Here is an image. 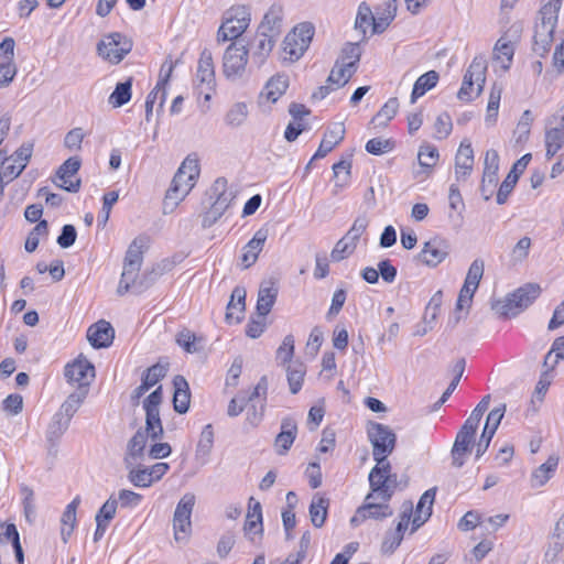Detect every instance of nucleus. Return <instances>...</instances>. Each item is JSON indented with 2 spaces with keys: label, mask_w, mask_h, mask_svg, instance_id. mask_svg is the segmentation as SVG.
I'll list each match as a JSON object with an SVG mask.
<instances>
[{
  "label": "nucleus",
  "mask_w": 564,
  "mask_h": 564,
  "mask_svg": "<svg viewBox=\"0 0 564 564\" xmlns=\"http://www.w3.org/2000/svg\"><path fill=\"white\" fill-rule=\"evenodd\" d=\"M199 176L198 160L188 155L175 173L163 203V213L170 214L189 194Z\"/></svg>",
  "instance_id": "1"
},
{
  "label": "nucleus",
  "mask_w": 564,
  "mask_h": 564,
  "mask_svg": "<svg viewBox=\"0 0 564 564\" xmlns=\"http://www.w3.org/2000/svg\"><path fill=\"white\" fill-rule=\"evenodd\" d=\"M562 0H550L539 11V18L534 26L533 52L543 57L553 44L554 30L557 23Z\"/></svg>",
  "instance_id": "2"
},
{
  "label": "nucleus",
  "mask_w": 564,
  "mask_h": 564,
  "mask_svg": "<svg viewBox=\"0 0 564 564\" xmlns=\"http://www.w3.org/2000/svg\"><path fill=\"white\" fill-rule=\"evenodd\" d=\"M143 252L144 239L138 237L130 243L126 252L123 270L121 273L123 280H131L139 292L148 289L154 282V279L158 275L154 271H151L150 273H145L140 281H137L138 273L143 262Z\"/></svg>",
  "instance_id": "3"
},
{
  "label": "nucleus",
  "mask_w": 564,
  "mask_h": 564,
  "mask_svg": "<svg viewBox=\"0 0 564 564\" xmlns=\"http://www.w3.org/2000/svg\"><path fill=\"white\" fill-rule=\"evenodd\" d=\"M251 21L250 9L246 6H234L225 13L224 21L217 32V42L239 41Z\"/></svg>",
  "instance_id": "4"
},
{
  "label": "nucleus",
  "mask_w": 564,
  "mask_h": 564,
  "mask_svg": "<svg viewBox=\"0 0 564 564\" xmlns=\"http://www.w3.org/2000/svg\"><path fill=\"white\" fill-rule=\"evenodd\" d=\"M209 193L212 198L215 197V200L202 217V226L204 228L212 227L224 215L235 197L232 191L228 189V182L224 177H219L214 182Z\"/></svg>",
  "instance_id": "5"
},
{
  "label": "nucleus",
  "mask_w": 564,
  "mask_h": 564,
  "mask_svg": "<svg viewBox=\"0 0 564 564\" xmlns=\"http://www.w3.org/2000/svg\"><path fill=\"white\" fill-rule=\"evenodd\" d=\"M314 36V26L310 22L296 25L283 41L284 59L295 62L300 59L308 48Z\"/></svg>",
  "instance_id": "6"
},
{
  "label": "nucleus",
  "mask_w": 564,
  "mask_h": 564,
  "mask_svg": "<svg viewBox=\"0 0 564 564\" xmlns=\"http://www.w3.org/2000/svg\"><path fill=\"white\" fill-rule=\"evenodd\" d=\"M249 51L241 41L232 42L223 56V73L226 78L236 80L241 78L246 72Z\"/></svg>",
  "instance_id": "7"
},
{
  "label": "nucleus",
  "mask_w": 564,
  "mask_h": 564,
  "mask_svg": "<svg viewBox=\"0 0 564 564\" xmlns=\"http://www.w3.org/2000/svg\"><path fill=\"white\" fill-rule=\"evenodd\" d=\"M195 495L185 494L178 501L173 516L174 539L176 542L186 543L192 532L191 516L195 506Z\"/></svg>",
  "instance_id": "8"
},
{
  "label": "nucleus",
  "mask_w": 564,
  "mask_h": 564,
  "mask_svg": "<svg viewBox=\"0 0 564 564\" xmlns=\"http://www.w3.org/2000/svg\"><path fill=\"white\" fill-rule=\"evenodd\" d=\"M487 59L484 56H476L466 70L464 80L457 97L460 100H471V90L477 85V96L482 91L486 83Z\"/></svg>",
  "instance_id": "9"
},
{
  "label": "nucleus",
  "mask_w": 564,
  "mask_h": 564,
  "mask_svg": "<svg viewBox=\"0 0 564 564\" xmlns=\"http://www.w3.org/2000/svg\"><path fill=\"white\" fill-rule=\"evenodd\" d=\"M544 143L547 160L552 159L564 147V106L547 119Z\"/></svg>",
  "instance_id": "10"
},
{
  "label": "nucleus",
  "mask_w": 564,
  "mask_h": 564,
  "mask_svg": "<svg viewBox=\"0 0 564 564\" xmlns=\"http://www.w3.org/2000/svg\"><path fill=\"white\" fill-rule=\"evenodd\" d=\"M367 433L372 445L373 457L389 456L393 452L397 436L388 425L371 422L368 425Z\"/></svg>",
  "instance_id": "11"
},
{
  "label": "nucleus",
  "mask_w": 564,
  "mask_h": 564,
  "mask_svg": "<svg viewBox=\"0 0 564 564\" xmlns=\"http://www.w3.org/2000/svg\"><path fill=\"white\" fill-rule=\"evenodd\" d=\"M162 398V387L160 386L143 401V409L145 411V432L152 440H160L163 436V426L159 410Z\"/></svg>",
  "instance_id": "12"
},
{
  "label": "nucleus",
  "mask_w": 564,
  "mask_h": 564,
  "mask_svg": "<svg viewBox=\"0 0 564 564\" xmlns=\"http://www.w3.org/2000/svg\"><path fill=\"white\" fill-rule=\"evenodd\" d=\"M132 44L120 33H111L97 45V51L105 59L118 64L131 51Z\"/></svg>",
  "instance_id": "13"
},
{
  "label": "nucleus",
  "mask_w": 564,
  "mask_h": 564,
  "mask_svg": "<svg viewBox=\"0 0 564 564\" xmlns=\"http://www.w3.org/2000/svg\"><path fill=\"white\" fill-rule=\"evenodd\" d=\"M449 254V243L438 236L431 238L423 245L416 259L427 267L435 268Z\"/></svg>",
  "instance_id": "14"
},
{
  "label": "nucleus",
  "mask_w": 564,
  "mask_h": 564,
  "mask_svg": "<svg viewBox=\"0 0 564 564\" xmlns=\"http://www.w3.org/2000/svg\"><path fill=\"white\" fill-rule=\"evenodd\" d=\"M82 161L78 156L68 158L56 171L53 183L69 193H77L80 188V180H70L80 169Z\"/></svg>",
  "instance_id": "15"
},
{
  "label": "nucleus",
  "mask_w": 564,
  "mask_h": 564,
  "mask_svg": "<svg viewBox=\"0 0 564 564\" xmlns=\"http://www.w3.org/2000/svg\"><path fill=\"white\" fill-rule=\"evenodd\" d=\"M64 375L69 384H77L76 388L86 384V388L89 390L90 383L95 378V368L87 359L78 358L65 367Z\"/></svg>",
  "instance_id": "16"
},
{
  "label": "nucleus",
  "mask_w": 564,
  "mask_h": 564,
  "mask_svg": "<svg viewBox=\"0 0 564 564\" xmlns=\"http://www.w3.org/2000/svg\"><path fill=\"white\" fill-rule=\"evenodd\" d=\"M499 155L496 150H488L485 155V167L480 192L486 200L490 199L498 183Z\"/></svg>",
  "instance_id": "17"
},
{
  "label": "nucleus",
  "mask_w": 564,
  "mask_h": 564,
  "mask_svg": "<svg viewBox=\"0 0 564 564\" xmlns=\"http://www.w3.org/2000/svg\"><path fill=\"white\" fill-rule=\"evenodd\" d=\"M398 484L397 476L382 475L380 468H372L369 473L370 494L377 495L380 500L389 501Z\"/></svg>",
  "instance_id": "18"
},
{
  "label": "nucleus",
  "mask_w": 564,
  "mask_h": 564,
  "mask_svg": "<svg viewBox=\"0 0 564 564\" xmlns=\"http://www.w3.org/2000/svg\"><path fill=\"white\" fill-rule=\"evenodd\" d=\"M166 367L160 364L153 365L152 367L148 368L142 376L141 384L137 387L131 393V401L133 405H138L140 398L154 384H156L161 379H163L166 376Z\"/></svg>",
  "instance_id": "19"
},
{
  "label": "nucleus",
  "mask_w": 564,
  "mask_h": 564,
  "mask_svg": "<svg viewBox=\"0 0 564 564\" xmlns=\"http://www.w3.org/2000/svg\"><path fill=\"white\" fill-rule=\"evenodd\" d=\"M245 535L251 541L256 542V536L261 538L263 533L262 527V508L260 502L254 501L251 497L249 499V510L243 525Z\"/></svg>",
  "instance_id": "20"
},
{
  "label": "nucleus",
  "mask_w": 564,
  "mask_h": 564,
  "mask_svg": "<svg viewBox=\"0 0 564 564\" xmlns=\"http://www.w3.org/2000/svg\"><path fill=\"white\" fill-rule=\"evenodd\" d=\"M115 329L110 323L100 319L87 330V339L94 348H106L112 344Z\"/></svg>",
  "instance_id": "21"
},
{
  "label": "nucleus",
  "mask_w": 564,
  "mask_h": 564,
  "mask_svg": "<svg viewBox=\"0 0 564 564\" xmlns=\"http://www.w3.org/2000/svg\"><path fill=\"white\" fill-rule=\"evenodd\" d=\"M283 15L284 12L282 4L273 3L264 14L258 28V32L265 33L269 36L276 39L282 31Z\"/></svg>",
  "instance_id": "22"
},
{
  "label": "nucleus",
  "mask_w": 564,
  "mask_h": 564,
  "mask_svg": "<svg viewBox=\"0 0 564 564\" xmlns=\"http://www.w3.org/2000/svg\"><path fill=\"white\" fill-rule=\"evenodd\" d=\"M70 423V419L65 415L56 412L51 423L46 430V441L48 443V454L56 455L57 453V443L63 436V434L67 431Z\"/></svg>",
  "instance_id": "23"
},
{
  "label": "nucleus",
  "mask_w": 564,
  "mask_h": 564,
  "mask_svg": "<svg viewBox=\"0 0 564 564\" xmlns=\"http://www.w3.org/2000/svg\"><path fill=\"white\" fill-rule=\"evenodd\" d=\"M345 127L343 122L334 123L327 129L322 139L319 147L312 160L325 158L338 143L344 140Z\"/></svg>",
  "instance_id": "24"
},
{
  "label": "nucleus",
  "mask_w": 564,
  "mask_h": 564,
  "mask_svg": "<svg viewBox=\"0 0 564 564\" xmlns=\"http://www.w3.org/2000/svg\"><path fill=\"white\" fill-rule=\"evenodd\" d=\"M475 435L476 434L460 427L452 448L453 466L460 468L464 465L463 457L471 452Z\"/></svg>",
  "instance_id": "25"
},
{
  "label": "nucleus",
  "mask_w": 564,
  "mask_h": 564,
  "mask_svg": "<svg viewBox=\"0 0 564 564\" xmlns=\"http://www.w3.org/2000/svg\"><path fill=\"white\" fill-rule=\"evenodd\" d=\"M297 434V424L292 417H284L281 432L276 435L274 446L279 455H284L292 446Z\"/></svg>",
  "instance_id": "26"
},
{
  "label": "nucleus",
  "mask_w": 564,
  "mask_h": 564,
  "mask_svg": "<svg viewBox=\"0 0 564 564\" xmlns=\"http://www.w3.org/2000/svg\"><path fill=\"white\" fill-rule=\"evenodd\" d=\"M474 166V150L467 140L462 141L455 158V172L457 180L466 178Z\"/></svg>",
  "instance_id": "27"
},
{
  "label": "nucleus",
  "mask_w": 564,
  "mask_h": 564,
  "mask_svg": "<svg viewBox=\"0 0 564 564\" xmlns=\"http://www.w3.org/2000/svg\"><path fill=\"white\" fill-rule=\"evenodd\" d=\"M436 488L426 490L420 498L414 518L412 520V532L423 525L432 516V507L435 500Z\"/></svg>",
  "instance_id": "28"
},
{
  "label": "nucleus",
  "mask_w": 564,
  "mask_h": 564,
  "mask_svg": "<svg viewBox=\"0 0 564 564\" xmlns=\"http://www.w3.org/2000/svg\"><path fill=\"white\" fill-rule=\"evenodd\" d=\"M196 78L200 84L207 85L209 90L214 89L215 67L213 54L208 48H204L200 53L197 65Z\"/></svg>",
  "instance_id": "29"
},
{
  "label": "nucleus",
  "mask_w": 564,
  "mask_h": 564,
  "mask_svg": "<svg viewBox=\"0 0 564 564\" xmlns=\"http://www.w3.org/2000/svg\"><path fill=\"white\" fill-rule=\"evenodd\" d=\"M173 408L177 413L184 414L188 411L191 403L188 383L183 376H175L173 379Z\"/></svg>",
  "instance_id": "30"
},
{
  "label": "nucleus",
  "mask_w": 564,
  "mask_h": 564,
  "mask_svg": "<svg viewBox=\"0 0 564 564\" xmlns=\"http://www.w3.org/2000/svg\"><path fill=\"white\" fill-rule=\"evenodd\" d=\"M278 297V289L274 286L273 282H263L260 285L259 292H258V300H257V315L267 316Z\"/></svg>",
  "instance_id": "31"
},
{
  "label": "nucleus",
  "mask_w": 564,
  "mask_h": 564,
  "mask_svg": "<svg viewBox=\"0 0 564 564\" xmlns=\"http://www.w3.org/2000/svg\"><path fill=\"white\" fill-rule=\"evenodd\" d=\"M268 238V230L259 229L253 238L245 246L241 261L245 268L251 267L258 259L260 251Z\"/></svg>",
  "instance_id": "32"
},
{
  "label": "nucleus",
  "mask_w": 564,
  "mask_h": 564,
  "mask_svg": "<svg viewBox=\"0 0 564 564\" xmlns=\"http://www.w3.org/2000/svg\"><path fill=\"white\" fill-rule=\"evenodd\" d=\"M362 507L367 508V519L381 520L393 514V510L388 505V501L380 500L375 494L366 496Z\"/></svg>",
  "instance_id": "33"
},
{
  "label": "nucleus",
  "mask_w": 564,
  "mask_h": 564,
  "mask_svg": "<svg viewBox=\"0 0 564 564\" xmlns=\"http://www.w3.org/2000/svg\"><path fill=\"white\" fill-rule=\"evenodd\" d=\"M275 40L276 39L269 36L265 33L257 32L256 45L251 55L252 63L256 64L257 67H260L264 64L274 46Z\"/></svg>",
  "instance_id": "34"
},
{
  "label": "nucleus",
  "mask_w": 564,
  "mask_h": 564,
  "mask_svg": "<svg viewBox=\"0 0 564 564\" xmlns=\"http://www.w3.org/2000/svg\"><path fill=\"white\" fill-rule=\"evenodd\" d=\"M541 288L535 283H528L513 292L510 297L519 312L527 308L539 296Z\"/></svg>",
  "instance_id": "35"
},
{
  "label": "nucleus",
  "mask_w": 564,
  "mask_h": 564,
  "mask_svg": "<svg viewBox=\"0 0 564 564\" xmlns=\"http://www.w3.org/2000/svg\"><path fill=\"white\" fill-rule=\"evenodd\" d=\"M88 389L86 388V384H82L80 388H76L73 392L68 394L66 400L62 403L59 410L61 414L65 415L66 417H72L74 414L78 411L80 405L84 403L85 399L88 395Z\"/></svg>",
  "instance_id": "36"
},
{
  "label": "nucleus",
  "mask_w": 564,
  "mask_h": 564,
  "mask_svg": "<svg viewBox=\"0 0 564 564\" xmlns=\"http://www.w3.org/2000/svg\"><path fill=\"white\" fill-rule=\"evenodd\" d=\"M80 503V497L76 496L65 508L62 514V540L66 543L68 538L72 535L76 524V510Z\"/></svg>",
  "instance_id": "37"
},
{
  "label": "nucleus",
  "mask_w": 564,
  "mask_h": 564,
  "mask_svg": "<svg viewBox=\"0 0 564 564\" xmlns=\"http://www.w3.org/2000/svg\"><path fill=\"white\" fill-rule=\"evenodd\" d=\"M329 507V500L316 494L310 505V518L311 522L315 528H322L327 518V510Z\"/></svg>",
  "instance_id": "38"
},
{
  "label": "nucleus",
  "mask_w": 564,
  "mask_h": 564,
  "mask_svg": "<svg viewBox=\"0 0 564 564\" xmlns=\"http://www.w3.org/2000/svg\"><path fill=\"white\" fill-rule=\"evenodd\" d=\"M356 70L357 67L354 66L352 63H343L337 59L330 70L327 83L335 84L338 88L343 87L349 82Z\"/></svg>",
  "instance_id": "39"
},
{
  "label": "nucleus",
  "mask_w": 564,
  "mask_h": 564,
  "mask_svg": "<svg viewBox=\"0 0 564 564\" xmlns=\"http://www.w3.org/2000/svg\"><path fill=\"white\" fill-rule=\"evenodd\" d=\"M289 77L284 74H278L267 83L262 95L272 102H275L288 89Z\"/></svg>",
  "instance_id": "40"
},
{
  "label": "nucleus",
  "mask_w": 564,
  "mask_h": 564,
  "mask_svg": "<svg viewBox=\"0 0 564 564\" xmlns=\"http://www.w3.org/2000/svg\"><path fill=\"white\" fill-rule=\"evenodd\" d=\"M214 446V430L212 424H207L202 433L199 441L196 446L195 457L200 460L202 464L208 462V457Z\"/></svg>",
  "instance_id": "41"
},
{
  "label": "nucleus",
  "mask_w": 564,
  "mask_h": 564,
  "mask_svg": "<svg viewBox=\"0 0 564 564\" xmlns=\"http://www.w3.org/2000/svg\"><path fill=\"white\" fill-rule=\"evenodd\" d=\"M438 78V73L435 70H430L421 75L414 83L411 94V102L414 104L419 97L423 96L427 90L435 87Z\"/></svg>",
  "instance_id": "42"
},
{
  "label": "nucleus",
  "mask_w": 564,
  "mask_h": 564,
  "mask_svg": "<svg viewBox=\"0 0 564 564\" xmlns=\"http://www.w3.org/2000/svg\"><path fill=\"white\" fill-rule=\"evenodd\" d=\"M558 465L557 456H550L547 460L539 466L532 474V482L534 487L543 486L553 476Z\"/></svg>",
  "instance_id": "43"
},
{
  "label": "nucleus",
  "mask_w": 564,
  "mask_h": 564,
  "mask_svg": "<svg viewBox=\"0 0 564 564\" xmlns=\"http://www.w3.org/2000/svg\"><path fill=\"white\" fill-rule=\"evenodd\" d=\"M306 368L302 362H294L286 366V377L292 394H296L303 386Z\"/></svg>",
  "instance_id": "44"
},
{
  "label": "nucleus",
  "mask_w": 564,
  "mask_h": 564,
  "mask_svg": "<svg viewBox=\"0 0 564 564\" xmlns=\"http://www.w3.org/2000/svg\"><path fill=\"white\" fill-rule=\"evenodd\" d=\"M494 53L495 59L501 63V67L505 70H508L514 54L513 44L510 41H506L503 37H501L497 41Z\"/></svg>",
  "instance_id": "45"
},
{
  "label": "nucleus",
  "mask_w": 564,
  "mask_h": 564,
  "mask_svg": "<svg viewBox=\"0 0 564 564\" xmlns=\"http://www.w3.org/2000/svg\"><path fill=\"white\" fill-rule=\"evenodd\" d=\"M398 10V0H388L384 12L373 20V33H382L394 20Z\"/></svg>",
  "instance_id": "46"
},
{
  "label": "nucleus",
  "mask_w": 564,
  "mask_h": 564,
  "mask_svg": "<svg viewBox=\"0 0 564 564\" xmlns=\"http://www.w3.org/2000/svg\"><path fill=\"white\" fill-rule=\"evenodd\" d=\"M132 79L118 83L112 94L109 96V104L118 108L126 105L131 99Z\"/></svg>",
  "instance_id": "47"
},
{
  "label": "nucleus",
  "mask_w": 564,
  "mask_h": 564,
  "mask_svg": "<svg viewBox=\"0 0 564 564\" xmlns=\"http://www.w3.org/2000/svg\"><path fill=\"white\" fill-rule=\"evenodd\" d=\"M398 109V98H390L372 118V123L376 126H386L397 115Z\"/></svg>",
  "instance_id": "48"
},
{
  "label": "nucleus",
  "mask_w": 564,
  "mask_h": 564,
  "mask_svg": "<svg viewBox=\"0 0 564 564\" xmlns=\"http://www.w3.org/2000/svg\"><path fill=\"white\" fill-rule=\"evenodd\" d=\"M177 64V61L176 62H173L171 59V57L169 56L164 63L162 64L161 66V69H160V75H159V82L156 84V88H158V91H161L162 90V96H161V101L159 104V108H162L163 107V104L165 101V97H166V91H165V85L167 84V82L170 80V77L173 73V69L175 67V65Z\"/></svg>",
  "instance_id": "49"
},
{
  "label": "nucleus",
  "mask_w": 564,
  "mask_h": 564,
  "mask_svg": "<svg viewBox=\"0 0 564 564\" xmlns=\"http://www.w3.org/2000/svg\"><path fill=\"white\" fill-rule=\"evenodd\" d=\"M248 117V108L245 102L235 104L226 113L225 122L231 127H240Z\"/></svg>",
  "instance_id": "50"
},
{
  "label": "nucleus",
  "mask_w": 564,
  "mask_h": 564,
  "mask_svg": "<svg viewBox=\"0 0 564 564\" xmlns=\"http://www.w3.org/2000/svg\"><path fill=\"white\" fill-rule=\"evenodd\" d=\"M564 359V336L556 338L551 347V350L546 354L543 367L554 369L555 366Z\"/></svg>",
  "instance_id": "51"
},
{
  "label": "nucleus",
  "mask_w": 564,
  "mask_h": 564,
  "mask_svg": "<svg viewBox=\"0 0 564 564\" xmlns=\"http://www.w3.org/2000/svg\"><path fill=\"white\" fill-rule=\"evenodd\" d=\"M48 234V226L46 220H40L37 225L32 229V231L29 234L24 248L28 252H33L36 250L40 237L46 236Z\"/></svg>",
  "instance_id": "52"
},
{
  "label": "nucleus",
  "mask_w": 564,
  "mask_h": 564,
  "mask_svg": "<svg viewBox=\"0 0 564 564\" xmlns=\"http://www.w3.org/2000/svg\"><path fill=\"white\" fill-rule=\"evenodd\" d=\"M149 434L143 430H138L132 438L128 442L127 454L132 458L140 457L147 444Z\"/></svg>",
  "instance_id": "53"
},
{
  "label": "nucleus",
  "mask_w": 564,
  "mask_h": 564,
  "mask_svg": "<svg viewBox=\"0 0 564 564\" xmlns=\"http://www.w3.org/2000/svg\"><path fill=\"white\" fill-rule=\"evenodd\" d=\"M356 247L357 245L355 242L350 241L349 238L344 236L336 242L330 253L332 260L336 262L344 260L355 251Z\"/></svg>",
  "instance_id": "54"
},
{
  "label": "nucleus",
  "mask_w": 564,
  "mask_h": 564,
  "mask_svg": "<svg viewBox=\"0 0 564 564\" xmlns=\"http://www.w3.org/2000/svg\"><path fill=\"white\" fill-rule=\"evenodd\" d=\"M505 413H506V404L505 403L494 408L487 415L482 431L485 433L495 435Z\"/></svg>",
  "instance_id": "55"
},
{
  "label": "nucleus",
  "mask_w": 564,
  "mask_h": 564,
  "mask_svg": "<svg viewBox=\"0 0 564 564\" xmlns=\"http://www.w3.org/2000/svg\"><path fill=\"white\" fill-rule=\"evenodd\" d=\"M294 356V337L293 335H286L284 338H283V341L282 344L280 345V347L278 348L276 350V360L285 366L286 364L288 365H291V360Z\"/></svg>",
  "instance_id": "56"
},
{
  "label": "nucleus",
  "mask_w": 564,
  "mask_h": 564,
  "mask_svg": "<svg viewBox=\"0 0 564 564\" xmlns=\"http://www.w3.org/2000/svg\"><path fill=\"white\" fill-rule=\"evenodd\" d=\"M373 20L376 18L372 15L370 7L366 2H361L358 7L355 28L365 34L370 23L373 25Z\"/></svg>",
  "instance_id": "57"
},
{
  "label": "nucleus",
  "mask_w": 564,
  "mask_h": 564,
  "mask_svg": "<svg viewBox=\"0 0 564 564\" xmlns=\"http://www.w3.org/2000/svg\"><path fill=\"white\" fill-rule=\"evenodd\" d=\"M533 116L530 110H524L514 130L517 142L525 141L529 138Z\"/></svg>",
  "instance_id": "58"
},
{
  "label": "nucleus",
  "mask_w": 564,
  "mask_h": 564,
  "mask_svg": "<svg viewBox=\"0 0 564 564\" xmlns=\"http://www.w3.org/2000/svg\"><path fill=\"white\" fill-rule=\"evenodd\" d=\"M417 160L422 167H433L438 161V151L432 145H422L417 153Z\"/></svg>",
  "instance_id": "59"
},
{
  "label": "nucleus",
  "mask_w": 564,
  "mask_h": 564,
  "mask_svg": "<svg viewBox=\"0 0 564 564\" xmlns=\"http://www.w3.org/2000/svg\"><path fill=\"white\" fill-rule=\"evenodd\" d=\"M21 495L23 496L24 517L31 523L35 517L34 492L29 486L22 485Z\"/></svg>",
  "instance_id": "60"
},
{
  "label": "nucleus",
  "mask_w": 564,
  "mask_h": 564,
  "mask_svg": "<svg viewBox=\"0 0 564 564\" xmlns=\"http://www.w3.org/2000/svg\"><path fill=\"white\" fill-rule=\"evenodd\" d=\"M86 133L83 128L77 127L69 130L64 138V147L69 151H79L82 150V143Z\"/></svg>",
  "instance_id": "61"
},
{
  "label": "nucleus",
  "mask_w": 564,
  "mask_h": 564,
  "mask_svg": "<svg viewBox=\"0 0 564 564\" xmlns=\"http://www.w3.org/2000/svg\"><path fill=\"white\" fill-rule=\"evenodd\" d=\"M361 57V50L358 43H346L341 48L340 57L338 58L343 63H352L357 67L358 62Z\"/></svg>",
  "instance_id": "62"
},
{
  "label": "nucleus",
  "mask_w": 564,
  "mask_h": 564,
  "mask_svg": "<svg viewBox=\"0 0 564 564\" xmlns=\"http://www.w3.org/2000/svg\"><path fill=\"white\" fill-rule=\"evenodd\" d=\"M394 143L389 139L373 138L366 143V150L370 154L380 155L393 149Z\"/></svg>",
  "instance_id": "63"
},
{
  "label": "nucleus",
  "mask_w": 564,
  "mask_h": 564,
  "mask_svg": "<svg viewBox=\"0 0 564 564\" xmlns=\"http://www.w3.org/2000/svg\"><path fill=\"white\" fill-rule=\"evenodd\" d=\"M118 500L110 496L109 499L98 510L95 520L99 519L100 522L109 523L116 516Z\"/></svg>",
  "instance_id": "64"
}]
</instances>
